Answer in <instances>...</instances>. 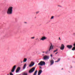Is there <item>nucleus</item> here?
Returning <instances> with one entry per match:
<instances>
[{"label": "nucleus", "instance_id": "nucleus-23", "mask_svg": "<svg viewBox=\"0 0 75 75\" xmlns=\"http://www.w3.org/2000/svg\"><path fill=\"white\" fill-rule=\"evenodd\" d=\"M31 39H34V38H35V37H31Z\"/></svg>", "mask_w": 75, "mask_h": 75}, {"label": "nucleus", "instance_id": "nucleus-24", "mask_svg": "<svg viewBox=\"0 0 75 75\" xmlns=\"http://www.w3.org/2000/svg\"><path fill=\"white\" fill-rule=\"evenodd\" d=\"M10 75H13V73H10Z\"/></svg>", "mask_w": 75, "mask_h": 75}, {"label": "nucleus", "instance_id": "nucleus-21", "mask_svg": "<svg viewBox=\"0 0 75 75\" xmlns=\"http://www.w3.org/2000/svg\"><path fill=\"white\" fill-rule=\"evenodd\" d=\"M54 16H52L50 18V19L51 20L52 19H54Z\"/></svg>", "mask_w": 75, "mask_h": 75}, {"label": "nucleus", "instance_id": "nucleus-18", "mask_svg": "<svg viewBox=\"0 0 75 75\" xmlns=\"http://www.w3.org/2000/svg\"><path fill=\"white\" fill-rule=\"evenodd\" d=\"M23 75H28L27 73V72H23Z\"/></svg>", "mask_w": 75, "mask_h": 75}, {"label": "nucleus", "instance_id": "nucleus-31", "mask_svg": "<svg viewBox=\"0 0 75 75\" xmlns=\"http://www.w3.org/2000/svg\"><path fill=\"white\" fill-rule=\"evenodd\" d=\"M73 35H75V33H73Z\"/></svg>", "mask_w": 75, "mask_h": 75}, {"label": "nucleus", "instance_id": "nucleus-4", "mask_svg": "<svg viewBox=\"0 0 75 75\" xmlns=\"http://www.w3.org/2000/svg\"><path fill=\"white\" fill-rule=\"evenodd\" d=\"M35 67H33L29 71V73H32V72H33L34 71H35Z\"/></svg>", "mask_w": 75, "mask_h": 75}, {"label": "nucleus", "instance_id": "nucleus-19", "mask_svg": "<svg viewBox=\"0 0 75 75\" xmlns=\"http://www.w3.org/2000/svg\"><path fill=\"white\" fill-rule=\"evenodd\" d=\"M27 58H24V60L23 61V62H26V61H27Z\"/></svg>", "mask_w": 75, "mask_h": 75}, {"label": "nucleus", "instance_id": "nucleus-20", "mask_svg": "<svg viewBox=\"0 0 75 75\" xmlns=\"http://www.w3.org/2000/svg\"><path fill=\"white\" fill-rule=\"evenodd\" d=\"M14 71H15V70H14V69H12L11 70V71H12V72H14Z\"/></svg>", "mask_w": 75, "mask_h": 75}, {"label": "nucleus", "instance_id": "nucleus-29", "mask_svg": "<svg viewBox=\"0 0 75 75\" xmlns=\"http://www.w3.org/2000/svg\"><path fill=\"white\" fill-rule=\"evenodd\" d=\"M59 39L60 40H61V39L60 38V37L59 38Z\"/></svg>", "mask_w": 75, "mask_h": 75}, {"label": "nucleus", "instance_id": "nucleus-26", "mask_svg": "<svg viewBox=\"0 0 75 75\" xmlns=\"http://www.w3.org/2000/svg\"><path fill=\"white\" fill-rule=\"evenodd\" d=\"M50 57H52V54H51L50 55Z\"/></svg>", "mask_w": 75, "mask_h": 75}, {"label": "nucleus", "instance_id": "nucleus-28", "mask_svg": "<svg viewBox=\"0 0 75 75\" xmlns=\"http://www.w3.org/2000/svg\"><path fill=\"white\" fill-rule=\"evenodd\" d=\"M58 52H56V53L55 54H58Z\"/></svg>", "mask_w": 75, "mask_h": 75}, {"label": "nucleus", "instance_id": "nucleus-15", "mask_svg": "<svg viewBox=\"0 0 75 75\" xmlns=\"http://www.w3.org/2000/svg\"><path fill=\"white\" fill-rule=\"evenodd\" d=\"M37 70H36L34 72L33 75H37Z\"/></svg>", "mask_w": 75, "mask_h": 75}, {"label": "nucleus", "instance_id": "nucleus-1", "mask_svg": "<svg viewBox=\"0 0 75 75\" xmlns=\"http://www.w3.org/2000/svg\"><path fill=\"white\" fill-rule=\"evenodd\" d=\"M13 7L12 6H10L7 11V14L8 15L12 14L13 13Z\"/></svg>", "mask_w": 75, "mask_h": 75}, {"label": "nucleus", "instance_id": "nucleus-6", "mask_svg": "<svg viewBox=\"0 0 75 75\" xmlns=\"http://www.w3.org/2000/svg\"><path fill=\"white\" fill-rule=\"evenodd\" d=\"M64 48H65V47L64 46V45L63 44H62L61 45V47H60V49L61 50H64Z\"/></svg>", "mask_w": 75, "mask_h": 75}, {"label": "nucleus", "instance_id": "nucleus-7", "mask_svg": "<svg viewBox=\"0 0 75 75\" xmlns=\"http://www.w3.org/2000/svg\"><path fill=\"white\" fill-rule=\"evenodd\" d=\"M67 48H68L69 49H71L72 48V45H68L67 46Z\"/></svg>", "mask_w": 75, "mask_h": 75}, {"label": "nucleus", "instance_id": "nucleus-3", "mask_svg": "<svg viewBox=\"0 0 75 75\" xmlns=\"http://www.w3.org/2000/svg\"><path fill=\"white\" fill-rule=\"evenodd\" d=\"M38 65L40 66H43L45 65V62L44 61H41L38 64Z\"/></svg>", "mask_w": 75, "mask_h": 75}, {"label": "nucleus", "instance_id": "nucleus-30", "mask_svg": "<svg viewBox=\"0 0 75 75\" xmlns=\"http://www.w3.org/2000/svg\"><path fill=\"white\" fill-rule=\"evenodd\" d=\"M24 23L25 24H27V22H24Z\"/></svg>", "mask_w": 75, "mask_h": 75}, {"label": "nucleus", "instance_id": "nucleus-11", "mask_svg": "<svg viewBox=\"0 0 75 75\" xmlns=\"http://www.w3.org/2000/svg\"><path fill=\"white\" fill-rule=\"evenodd\" d=\"M20 67H18L16 70V73H17V72H18L20 71Z\"/></svg>", "mask_w": 75, "mask_h": 75}, {"label": "nucleus", "instance_id": "nucleus-13", "mask_svg": "<svg viewBox=\"0 0 75 75\" xmlns=\"http://www.w3.org/2000/svg\"><path fill=\"white\" fill-rule=\"evenodd\" d=\"M74 47H73L72 49V50L73 51L75 50V43L73 45Z\"/></svg>", "mask_w": 75, "mask_h": 75}, {"label": "nucleus", "instance_id": "nucleus-22", "mask_svg": "<svg viewBox=\"0 0 75 75\" xmlns=\"http://www.w3.org/2000/svg\"><path fill=\"white\" fill-rule=\"evenodd\" d=\"M58 51V49H57L56 50L54 51V52H57V51Z\"/></svg>", "mask_w": 75, "mask_h": 75}, {"label": "nucleus", "instance_id": "nucleus-16", "mask_svg": "<svg viewBox=\"0 0 75 75\" xmlns=\"http://www.w3.org/2000/svg\"><path fill=\"white\" fill-rule=\"evenodd\" d=\"M60 59H61L59 58L57 60L55 61V62H59V61H60Z\"/></svg>", "mask_w": 75, "mask_h": 75}, {"label": "nucleus", "instance_id": "nucleus-5", "mask_svg": "<svg viewBox=\"0 0 75 75\" xmlns=\"http://www.w3.org/2000/svg\"><path fill=\"white\" fill-rule=\"evenodd\" d=\"M50 57L48 56L45 55L43 57V59L45 60L48 59Z\"/></svg>", "mask_w": 75, "mask_h": 75}, {"label": "nucleus", "instance_id": "nucleus-8", "mask_svg": "<svg viewBox=\"0 0 75 75\" xmlns=\"http://www.w3.org/2000/svg\"><path fill=\"white\" fill-rule=\"evenodd\" d=\"M34 62H31L29 66V67H33V66L34 65Z\"/></svg>", "mask_w": 75, "mask_h": 75}, {"label": "nucleus", "instance_id": "nucleus-2", "mask_svg": "<svg viewBox=\"0 0 75 75\" xmlns=\"http://www.w3.org/2000/svg\"><path fill=\"white\" fill-rule=\"evenodd\" d=\"M50 44L51 45L50 47V48L49 50H47L45 52V54H48V51H50L51 49H53L54 46L52 45V43H50Z\"/></svg>", "mask_w": 75, "mask_h": 75}, {"label": "nucleus", "instance_id": "nucleus-12", "mask_svg": "<svg viewBox=\"0 0 75 75\" xmlns=\"http://www.w3.org/2000/svg\"><path fill=\"white\" fill-rule=\"evenodd\" d=\"M41 73H42V70H40L39 71L38 75H40V74H41Z\"/></svg>", "mask_w": 75, "mask_h": 75}, {"label": "nucleus", "instance_id": "nucleus-27", "mask_svg": "<svg viewBox=\"0 0 75 75\" xmlns=\"http://www.w3.org/2000/svg\"><path fill=\"white\" fill-rule=\"evenodd\" d=\"M40 69H42V67H40Z\"/></svg>", "mask_w": 75, "mask_h": 75}, {"label": "nucleus", "instance_id": "nucleus-25", "mask_svg": "<svg viewBox=\"0 0 75 75\" xmlns=\"http://www.w3.org/2000/svg\"><path fill=\"white\" fill-rule=\"evenodd\" d=\"M39 11L36 12V14H38V13H39Z\"/></svg>", "mask_w": 75, "mask_h": 75}, {"label": "nucleus", "instance_id": "nucleus-9", "mask_svg": "<svg viewBox=\"0 0 75 75\" xmlns=\"http://www.w3.org/2000/svg\"><path fill=\"white\" fill-rule=\"evenodd\" d=\"M46 39H47V38L45 37V36H43L42 37V38L40 39V40H42V41H44Z\"/></svg>", "mask_w": 75, "mask_h": 75}, {"label": "nucleus", "instance_id": "nucleus-10", "mask_svg": "<svg viewBox=\"0 0 75 75\" xmlns=\"http://www.w3.org/2000/svg\"><path fill=\"white\" fill-rule=\"evenodd\" d=\"M50 65H52L54 63V61L53 60V59H52L50 61Z\"/></svg>", "mask_w": 75, "mask_h": 75}, {"label": "nucleus", "instance_id": "nucleus-33", "mask_svg": "<svg viewBox=\"0 0 75 75\" xmlns=\"http://www.w3.org/2000/svg\"><path fill=\"white\" fill-rule=\"evenodd\" d=\"M62 69V70L63 69Z\"/></svg>", "mask_w": 75, "mask_h": 75}, {"label": "nucleus", "instance_id": "nucleus-14", "mask_svg": "<svg viewBox=\"0 0 75 75\" xmlns=\"http://www.w3.org/2000/svg\"><path fill=\"white\" fill-rule=\"evenodd\" d=\"M26 64H24L23 67V69H25V67H26Z\"/></svg>", "mask_w": 75, "mask_h": 75}, {"label": "nucleus", "instance_id": "nucleus-17", "mask_svg": "<svg viewBox=\"0 0 75 75\" xmlns=\"http://www.w3.org/2000/svg\"><path fill=\"white\" fill-rule=\"evenodd\" d=\"M16 65H15L13 67L12 69L15 70V69H16Z\"/></svg>", "mask_w": 75, "mask_h": 75}, {"label": "nucleus", "instance_id": "nucleus-32", "mask_svg": "<svg viewBox=\"0 0 75 75\" xmlns=\"http://www.w3.org/2000/svg\"><path fill=\"white\" fill-rule=\"evenodd\" d=\"M43 52V53H44L45 52Z\"/></svg>", "mask_w": 75, "mask_h": 75}]
</instances>
